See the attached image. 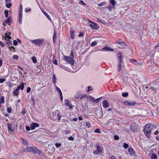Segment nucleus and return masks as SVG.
<instances>
[{
    "label": "nucleus",
    "instance_id": "f257e3e1",
    "mask_svg": "<svg viewBox=\"0 0 159 159\" xmlns=\"http://www.w3.org/2000/svg\"><path fill=\"white\" fill-rule=\"evenodd\" d=\"M151 126V125L149 123L146 124L143 128V132L147 137L148 138L150 137V134L151 132L152 128Z\"/></svg>",
    "mask_w": 159,
    "mask_h": 159
},
{
    "label": "nucleus",
    "instance_id": "f03ea898",
    "mask_svg": "<svg viewBox=\"0 0 159 159\" xmlns=\"http://www.w3.org/2000/svg\"><path fill=\"white\" fill-rule=\"evenodd\" d=\"M24 151L32 152L35 153H37L38 154H40L41 153V152L36 147L33 146L29 147L26 146V148L25 149Z\"/></svg>",
    "mask_w": 159,
    "mask_h": 159
},
{
    "label": "nucleus",
    "instance_id": "7ed1b4c3",
    "mask_svg": "<svg viewBox=\"0 0 159 159\" xmlns=\"http://www.w3.org/2000/svg\"><path fill=\"white\" fill-rule=\"evenodd\" d=\"M64 58L66 62L69 63L71 65H74V61L73 58L67 56H64Z\"/></svg>",
    "mask_w": 159,
    "mask_h": 159
},
{
    "label": "nucleus",
    "instance_id": "20e7f679",
    "mask_svg": "<svg viewBox=\"0 0 159 159\" xmlns=\"http://www.w3.org/2000/svg\"><path fill=\"white\" fill-rule=\"evenodd\" d=\"M136 102L129 100H126L124 102L125 105L126 106H132L136 104Z\"/></svg>",
    "mask_w": 159,
    "mask_h": 159
},
{
    "label": "nucleus",
    "instance_id": "39448f33",
    "mask_svg": "<svg viewBox=\"0 0 159 159\" xmlns=\"http://www.w3.org/2000/svg\"><path fill=\"white\" fill-rule=\"evenodd\" d=\"M44 40L41 39H36L35 40H32V42L37 45H39L43 42Z\"/></svg>",
    "mask_w": 159,
    "mask_h": 159
},
{
    "label": "nucleus",
    "instance_id": "423d86ee",
    "mask_svg": "<svg viewBox=\"0 0 159 159\" xmlns=\"http://www.w3.org/2000/svg\"><path fill=\"white\" fill-rule=\"evenodd\" d=\"M102 152V149L99 145H97V150L93 152V154H98Z\"/></svg>",
    "mask_w": 159,
    "mask_h": 159
},
{
    "label": "nucleus",
    "instance_id": "0eeeda50",
    "mask_svg": "<svg viewBox=\"0 0 159 159\" xmlns=\"http://www.w3.org/2000/svg\"><path fill=\"white\" fill-rule=\"evenodd\" d=\"M116 43L118 44L120 47L118 46L120 49H122L123 48L122 47L126 45L125 43L121 39H120L118 41L116 42Z\"/></svg>",
    "mask_w": 159,
    "mask_h": 159
},
{
    "label": "nucleus",
    "instance_id": "6e6552de",
    "mask_svg": "<svg viewBox=\"0 0 159 159\" xmlns=\"http://www.w3.org/2000/svg\"><path fill=\"white\" fill-rule=\"evenodd\" d=\"M87 21L91 24L89 25L90 27L92 28L93 29H97V24L96 23L91 21L89 19H88Z\"/></svg>",
    "mask_w": 159,
    "mask_h": 159
},
{
    "label": "nucleus",
    "instance_id": "1a4fd4ad",
    "mask_svg": "<svg viewBox=\"0 0 159 159\" xmlns=\"http://www.w3.org/2000/svg\"><path fill=\"white\" fill-rule=\"evenodd\" d=\"M117 56L118 57V62L122 63V61L123 62V56L122 54L120 52L118 53L117 54Z\"/></svg>",
    "mask_w": 159,
    "mask_h": 159
},
{
    "label": "nucleus",
    "instance_id": "9d476101",
    "mask_svg": "<svg viewBox=\"0 0 159 159\" xmlns=\"http://www.w3.org/2000/svg\"><path fill=\"white\" fill-rule=\"evenodd\" d=\"M130 127L131 130L133 131H137L138 129V127L135 124H131Z\"/></svg>",
    "mask_w": 159,
    "mask_h": 159
},
{
    "label": "nucleus",
    "instance_id": "9b49d317",
    "mask_svg": "<svg viewBox=\"0 0 159 159\" xmlns=\"http://www.w3.org/2000/svg\"><path fill=\"white\" fill-rule=\"evenodd\" d=\"M103 107L106 108L109 107V104L108 101L107 100H104L102 102Z\"/></svg>",
    "mask_w": 159,
    "mask_h": 159
},
{
    "label": "nucleus",
    "instance_id": "f8f14e48",
    "mask_svg": "<svg viewBox=\"0 0 159 159\" xmlns=\"http://www.w3.org/2000/svg\"><path fill=\"white\" fill-rule=\"evenodd\" d=\"M39 125L36 123H32L30 125V127L31 130H33L35 129V127L39 126Z\"/></svg>",
    "mask_w": 159,
    "mask_h": 159
},
{
    "label": "nucleus",
    "instance_id": "ddd939ff",
    "mask_svg": "<svg viewBox=\"0 0 159 159\" xmlns=\"http://www.w3.org/2000/svg\"><path fill=\"white\" fill-rule=\"evenodd\" d=\"M12 20V18L11 16H9L8 17L7 19H6L4 23H5L6 24H8L9 25H10V23L11 22Z\"/></svg>",
    "mask_w": 159,
    "mask_h": 159
},
{
    "label": "nucleus",
    "instance_id": "4468645a",
    "mask_svg": "<svg viewBox=\"0 0 159 159\" xmlns=\"http://www.w3.org/2000/svg\"><path fill=\"white\" fill-rule=\"evenodd\" d=\"M70 33L71 38L72 39H74L75 38L74 32L72 28H70Z\"/></svg>",
    "mask_w": 159,
    "mask_h": 159
},
{
    "label": "nucleus",
    "instance_id": "2eb2a0df",
    "mask_svg": "<svg viewBox=\"0 0 159 159\" xmlns=\"http://www.w3.org/2000/svg\"><path fill=\"white\" fill-rule=\"evenodd\" d=\"M128 152L131 154V155H134L135 152L134 150L131 148H129L128 149Z\"/></svg>",
    "mask_w": 159,
    "mask_h": 159
},
{
    "label": "nucleus",
    "instance_id": "dca6fc26",
    "mask_svg": "<svg viewBox=\"0 0 159 159\" xmlns=\"http://www.w3.org/2000/svg\"><path fill=\"white\" fill-rule=\"evenodd\" d=\"M122 63L118 62L117 68L118 72L120 71L122 69Z\"/></svg>",
    "mask_w": 159,
    "mask_h": 159
},
{
    "label": "nucleus",
    "instance_id": "f3484780",
    "mask_svg": "<svg viewBox=\"0 0 159 159\" xmlns=\"http://www.w3.org/2000/svg\"><path fill=\"white\" fill-rule=\"evenodd\" d=\"M57 32L55 30H54V34L53 36V41L54 43L56 42L55 39H56Z\"/></svg>",
    "mask_w": 159,
    "mask_h": 159
},
{
    "label": "nucleus",
    "instance_id": "a211bd4d",
    "mask_svg": "<svg viewBox=\"0 0 159 159\" xmlns=\"http://www.w3.org/2000/svg\"><path fill=\"white\" fill-rule=\"evenodd\" d=\"M130 61L134 64L135 65L137 66V61L135 59H129Z\"/></svg>",
    "mask_w": 159,
    "mask_h": 159
},
{
    "label": "nucleus",
    "instance_id": "6ab92c4d",
    "mask_svg": "<svg viewBox=\"0 0 159 159\" xmlns=\"http://www.w3.org/2000/svg\"><path fill=\"white\" fill-rule=\"evenodd\" d=\"M52 79L53 80V83L54 84H56V83L57 78L56 77L55 75L54 74H53V75Z\"/></svg>",
    "mask_w": 159,
    "mask_h": 159
},
{
    "label": "nucleus",
    "instance_id": "aec40b11",
    "mask_svg": "<svg viewBox=\"0 0 159 159\" xmlns=\"http://www.w3.org/2000/svg\"><path fill=\"white\" fill-rule=\"evenodd\" d=\"M42 12H43V13L48 18V19L49 20H51V18H50V17L48 15V14H47V13L46 12H45V11H44L43 10H42Z\"/></svg>",
    "mask_w": 159,
    "mask_h": 159
},
{
    "label": "nucleus",
    "instance_id": "412c9836",
    "mask_svg": "<svg viewBox=\"0 0 159 159\" xmlns=\"http://www.w3.org/2000/svg\"><path fill=\"white\" fill-rule=\"evenodd\" d=\"M18 87L21 90H23L24 89V84L23 83H21L20 84V85Z\"/></svg>",
    "mask_w": 159,
    "mask_h": 159
},
{
    "label": "nucleus",
    "instance_id": "4be33fe9",
    "mask_svg": "<svg viewBox=\"0 0 159 159\" xmlns=\"http://www.w3.org/2000/svg\"><path fill=\"white\" fill-rule=\"evenodd\" d=\"M12 124L11 123H9L8 124V130L9 131L11 130V132L12 131L11 127H12Z\"/></svg>",
    "mask_w": 159,
    "mask_h": 159
},
{
    "label": "nucleus",
    "instance_id": "5701e85b",
    "mask_svg": "<svg viewBox=\"0 0 159 159\" xmlns=\"http://www.w3.org/2000/svg\"><path fill=\"white\" fill-rule=\"evenodd\" d=\"M151 158L152 159H157V156L155 153H153L151 156Z\"/></svg>",
    "mask_w": 159,
    "mask_h": 159
},
{
    "label": "nucleus",
    "instance_id": "b1692460",
    "mask_svg": "<svg viewBox=\"0 0 159 159\" xmlns=\"http://www.w3.org/2000/svg\"><path fill=\"white\" fill-rule=\"evenodd\" d=\"M9 39L7 38H5V40H6V42L7 44L9 45L11 44V41L9 40Z\"/></svg>",
    "mask_w": 159,
    "mask_h": 159
},
{
    "label": "nucleus",
    "instance_id": "393cba45",
    "mask_svg": "<svg viewBox=\"0 0 159 159\" xmlns=\"http://www.w3.org/2000/svg\"><path fill=\"white\" fill-rule=\"evenodd\" d=\"M110 48L108 47L105 46L102 49V51H109Z\"/></svg>",
    "mask_w": 159,
    "mask_h": 159
},
{
    "label": "nucleus",
    "instance_id": "a878e982",
    "mask_svg": "<svg viewBox=\"0 0 159 159\" xmlns=\"http://www.w3.org/2000/svg\"><path fill=\"white\" fill-rule=\"evenodd\" d=\"M0 102L2 103H4V97L2 96L0 98Z\"/></svg>",
    "mask_w": 159,
    "mask_h": 159
},
{
    "label": "nucleus",
    "instance_id": "bb28decb",
    "mask_svg": "<svg viewBox=\"0 0 159 159\" xmlns=\"http://www.w3.org/2000/svg\"><path fill=\"white\" fill-rule=\"evenodd\" d=\"M104 5H107V3L106 2H103L98 4L99 6H102Z\"/></svg>",
    "mask_w": 159,
    "mask_h": 159
},
{
    "label": "nucleus",
    "instance_id": "cd10ccee",
    "mask_svg": "<svg viewBox=\"0 0 159 159\" xmlns=\"http://www.w3.org/2000/svg\"><path fill=\"white\" fill-rule=\"evenodd\" d=\"M6 6L7 8H10L11 6V3L7 2L5 3Z\"/></svg>",
    "mask_w": 159,
    "mask_h": 159
},
{
    "label": "nucleus",
    "instance_id": "c85d7f7f",
    "mask_svg": "<svg viewBox=\"0 0 159 159\" xmlns=\"http://www.w3.org/2000/svg\"><path fill=\"white\" fill-rule=\"evenodd\" d=\"M11 34V33L9 32H7L5 34L6 37V38H7L8 39H11V37L9 36V35Z\"/></svg>",
    "mask_w": 159,
    "mask_h": 159
},
{
    "label": "nucleus",
    "instance_id": "c756f323",
    "mask_svg": "<svg viewBox=\"0 0 159 159\" xmlns=\"http://www.w3.org/2000/svg\"><path fill=\"white\" fill-rule=\"evenodd\" d=\"M110 2L113 6H115L116 4V2L115 0H110Z\"/></svg>",
    "mask_w": 159,
    "mask_h": 159
},
{
    "label": "nucleus",
    "instance_id": "7c9ffc66",
    "mask_svg": "<svg viewBox=\"0 0 159 159\" xmlns=\"http://www.w3.org/2000/svg\"><path fill=\"white\" fill-rule=\"evenodd\" d=\"M80 95V93H77L76 94V95L75 96V98L76 99H78L79 98Z\"/></svg>",
    "mask_w": 159,
    "mask_h": 159
},
{
    "label": "nucleus",
    "instance_id": "2f4dec72",
    "mask_svg": "<svg viewBox=\"0 0 159 159\" xmlns=\"http://www.w3.org/2000/svg\"><path fill=\"white\" fill-rule=\"evenodd\" d=\"M56 89L57 90L59 93L60 95L62 94V93L61 92V90L58 87L56 86Z\"/></svg>",
    "mask_w": 159,
    "mask_h": 159
},
{
    "label": "nucleus",
    "instance_id": "473e14b6",
    "mask_svg": "<svg viewBox=\"0 0 159 159\" xmlns=\"http://www.w3.org/2000/svg\"><path fill=\"white\" fill-rule=\"evenodd\" d=\"M65 103L66 106H69V102L68 100L66 99L65 100Z\"/></svg>",
    "mask_w": 159,
    "mask_h": 159
},
{
    "label": "nucleus",
    "instance_id": "72a5a7b5",
    "mask_svg": "<svg viewBox=\"0 0 159 159\" xmlns=\"http://www.w3.org/2000/svg\"><path fill=\"white\" fill-rule=\"evenodd\" d=\"M32 60L34 63H36L37 59L35 57H33L32 58Z\"/></svg>",
    "mask_w": 159,
    "mask_h": 159
},
{
    "label": "nucleus",
    "instance_id": "f704fd0d",
    "mask_svg": "<svg viewBox=\"0 0 159 159\" xmlns=\"http://www.w3.org/2000/svg\"><path fill=\"white\" fill-rule=\"evenodd\" d=\"M122 96L123 97H127L128 96V93L127 92L123 93L122 94Z\"/></svg>",
    "mask_w": 159,
    "mask_h": 159
},
{
    "label": "nucleus",
    "instance_id": "c9c22d12",
    "mask_svg": "<svg viewBox=\"0 0 159 159\" xmlns=\"http://www.w3.org/2000/svg\"><path fill=\"white\" fill-rule=\"evenodd\" d=\"M22 140L23 143L24 144L27 145L28 144V142L26 140L23 139H22Z\"/></svg>",
    "mask_w": 159,
    "mask_h": 159
},
{
    "label": "nucleus",
    "instance_id": "e433bc0d",
    "mask_svg": "<svg viewBox=\"0 0 159 159\" xmlns=\"http://www.w3.org/2000/svg\"><path fill=\"white\" fill-rule=\"evenodd\" d=\"M7 112L9 113H10L11 112L12 109H11V108L10 107H8L7 108Z\"/></svg>",
    "mask_w": 159,
    "mask_h": 159
},
{
    "label": "nucleus",
    "instance_id": "4c0bfd02",
    "mask_svg": "<svg viewBox=\"0 0 159 159\" xmlns=\"http://www.w3.org/2000/svg\"><path fill=\"white\" fill-rule=\"evenodd\" d=\"M4 13L5 14V16L6 17H8V12L7 10H6L5 11Z\"/></svg>",
    "mask_w": 159,
    "mask_h": 159
},
{
    "label": "nucleus",
    "instance_id": "58836bf2",
    "mask_svg": "<svg viewBox=\"0 0 159 159\" xmlns=\"http://www.w3.org/2000/svg\"><path fill=\"white\" fill-rule=\"evenodd\" d=\"M102 97H100L98 98H97L96 99H95L94 102H95L96 103H98L99 100Z\"/></svg>",
    "mask_w": 159,
    "mask_h": 159
},
{
    "label": "nucleus",
    "instance_id": "ea45409f",
    "mask_svg": "<svg viewBox=\"0 0 159 159\" xmlns=\"http://www.w3.org/2000/svg\"><path fill=\"white\" fill-rule=\"evenodd\" d=\"M97 44V43L96 42H95V41L91 43V46L92 47H93V46H95Z\"/></svg>",
    "mask_w": 159,
    "mask_h": 159
},
{
    "label": "nucleus",
    "instance_id": "a19ab883",
    "mask_svg": "<svg viewBox=\"0 0 159 159\" xmlns=\"http://www.w3.org/2000/svg\"><path fill=\"white\" fill-rule=\"evenodd\" d=\"M55 145L56 147L57 148H58L61 146V143H56L55 144Z\"/></svg>",
    "mask_w": 159,
    "mask_h": 159
},
{
    "label": "nucleus",
    "instance_id": "79ce46f5",
    "mask_svg": "<svg viewBox=\"0 0 159 159\" xmlns=\"http://www.w3.org/2000/svg\"><path fill=\"white\" fill-rule=\"evenodd\" d=\"M94 132L96 133H100V131L99 129H97L94 130Z\"/></svg>",
    "mask_w": 159,
    "mask_h": 159
},
{
    "label": "nucleus",
    "instance_id": "37998d69",
    "mask_svg": "<svg viewBox=\"0 0 159 159\" xmlns=\"http://www.w3.org/2000/svg\"><path fill=\"white\" fill-rule=\"evenodd\" d=\"M128 144L126 143H124V147L125 149L127 148H128Z\"/></svg>",
    "mask_w": 159,
    "mask_h": 159
},
{
    "label": "nucleus",
    "instance_id": "c03bdc74",
    "mask_svg": "<svg viewBox=\"0 0 159 159\" xmlns=\"http://www.w3.org/2000/svg\"><path fill=\"white\" fill-rule=\"evenodd\" d=\"M19 92H17V91L15 90L13 92V94L16 95H17L18 94Z\"/></svg>",
    "mask_w": 159,
    "mask_h": 159
},
{
    "label": "nucleus",
    "instance_id": "a18cd8bd",
    "mask_svg": "<svg viewBox=\"0 0 159 159\" xmlns=\"http://www.w3.org/2000/svg\"><path fill=\"white\" fill-rule=\"evenodd\" d=\"M152 116L156 118L158 116V114L156 113H154H154H152Z\"/></svg>",
    "mask_w": 159,
    "mask_h": 159
},
{
    "label": "nucleus",
    "instance_id": "49530a36",
    "mask_svg": "<svg viewBox=\"0 0 159 159\" xmlns=\"http://www.w3.org/2000/svg\"><path fill=\"white\" fill-rule=\"evenodd\" d=\"M22 17V12L19 11V18H21Z\"/></svg>",
    "mask_w": 159,
    "mask_h": 159
},
{
    "label": "nucleus",
    "instance_id": "de8ad7c7",
    "mask_svg": "<svg viewBox=\"0 0 159 159\" xmlns=\"http://www.w3.org/2000/svg\"><path fill=\"white\" fill-rule=\"evenodd\" d=\"M119 137L117 135H115L114 136V139L116 140H118L119 139Z\"/></svg>",
    "mask_w": 159,
    "mask_h": 159
},
{
    "label": "nucleus",
    "instance_id": "09e8293b",
    "mask_svg": "<svg viewBox=\"0 0 159 159\" xmlns=\"http://www.w3.org/2000/svg\"><path fill=\"white\" fill-rule=\"evenodd\" d=\"M89 98L90 100L92 101L93 102L94 101L95 99L94 98H93L92 96H90L89 97Z\"/></svg>",
    "mask_w": 159,
    "mask_h": 159
},
{
    "label": "nucleus",
    "instance_id": "8fccbe9b",
    "mask_svg": "<svg viewBox=\"0 0 159 159\" xmlns=\"http://www.w3.org/2000/svg\"><path fill=\"white\" fill-rule=\"evenodd\" d=\"M25 129H26V130L28 131H29L30 129V127L29 126H26Z\"/></svg>",
    "mask_w": 159,
    "mask_h": 159
},
{
    "label": "nucleus",
    "instance_id": "3c124183",
    "mask_svg": "<svg viewBox=\"0 0 159 159\" xmlns=\"http://www.w3.org/2000/svg\"><path fill=\"white\" fill-rule=\"evenodd\" d=\"M13 45L14 46H16L17 44V42L16 40H14L13 41Z\"/></svg>",
    "mask_w": 159,
    "mask_h": 159
},
{
    "label": "nucleus",
    "instance_id": "603ef678",
    "mask_svg": "<svg viewBox=\"0 0 159 159\" xmlns=\"http://www.w3.org/2000/svg\"><path fill=\"white\" fill-rule=\"evenodd\" d=\"M22 10H23V7H22V6L21 4L20 5V9H19V11H21V12H22Z\"/></svg>",
    "mask_w": 159,
    "mask_h": 159
},
{
    "label": "nucleus",
    "instance_id": "864d4df0",
    "mask_svg": "<svg viewBox=\"0 0 159 159\" xmlns=\"http://www.w3.org/2000/svg\"><path fill=\"white\" fill-rule=\"evenodd\" d=\"M9 48L11 50H14V51H13L14 52H15V51L14 50H15V48H14V47H13V46L10 47H9Z\"/></svg>",
    "mask_w": 159,
    "mask_h": 159
},
{
    "label": "nucleus",
    "instance_id": "5fc2aeb1",
    "mask_svg": "<svg viewBox=\"0 0 159 159\" xmlns=\"http://www.w3.org/2000/svg\"><path fill=\"white\" fill-rule=\"evenodd\" d=\"M80 4H81L85 6L86 5V4L85 3H84L83 1L82 0H81L80 1Z\"/></svg>",
    "mask_w": 159,
    "mask_h": 159
},
{
    "label": "nucleus",
    "instance_id": "6e6d98bb",
    "mask_svg": "<svg viewBox=\"0 0 159 159\" xmlns=\"http://www.w3.org/2000/svg\"><path fill=\"white\" fill-rule=\"evenodd\" d=\"M22 18H19L18 21L20 24H22Z\"/></svg>",
    "mask_w": 159,
    "mask_h": 159
},
{
    "label": "nucleus",
    "instance_id": "4d7b16f0",
    "mask_svg": "<svg viewBox=\"0 0 159 159\" xmlns=\"http://www.w3.org/2000/svg\"><path fill=\"white\" fill-rule=\"evenodd\" d=\"M5 80V79L0 78V83H2Z\"/></svg>",
    "mask_w": 159,
    "mask_h": 159
},
{
    "label": "nucleus",
    "instance_id": "13d9d810",
    "mask_svg": "<svg viewBox=\"0 0 159 159\" xmlns=\"http://www.w3.org/2000/svg\"><path fill=\"white\" fill-rule=\"evenodd\" d=\"M30 90H31L30 88L29 87L27 88L26 91L28 93H29L30 92Z\"/></svg>",
    "mask_w": 159,
    "mask_h": 159
},
{
    "label": "nucleus",
    "instance_id": "bf43d9fd",
    "mask_svg": "<svg viewBox=\"0 0 159 159\" xmlns=\"http://www.w3.org/2000/svg\"><path fill=\"white\" fill-rule=\"evenodd\" d=\"M86 126L88 128H89L90 127V124L89 122H86Z\"/></svg>",
    "mask_w": 159,
    "mask_h": 159
},
{
    "label": "nucleus",
    "instance_id": "052dcab7",
    "mask_svg": "<svg viewBox=\"0 0 159 159\" xmlns=\"http://www.w3.org/2000/svg\"><path fill=\"white\" fill-rule=\"evenodd\" d=\"M68 139L69 140H73L74 138L70 136V137H68Z\"/></svg>",
    "mask_w": 159,
    "mask_h": 159
},
{
    "label": "nucleus",
    "instance_id": "680f3d73",
    "mask_svg": "<svg viewBox=\"0 0 159 159\" xmlns=\"http://www.w3.org/2000/svg\"><path fill=\"white\" fill-rule=\"evenodd\" d=\"M0 44L2 47H3L5 45L4 43L1 41H0Z\"/></svg>",
    "mask_w": 159,
    "mask_h": 159
},
{
    "label": "nucleus",
    "instance_id": "e2e57ef3",
    "mask_svg": "<svg viewBox=\"0 0 159 159\" xmlns=\"http://www.w3.org/2000/svg\"><path fill=\"white\" fill-rule=\"evenodd\" d=\"M84 34L82 33H81V32H80V34H79V35H78V36L79 37H82V36H84Z\"/></svg>",
    "mask_w": 159,
    "mask_h": 159
},
{
    "label": "nucleus",
    "instance_id": "0e129e2a",
    "mask_svg": "<svg viewBox=\"0 0 159 159\" xmlns=\"http://www.w3.org/2000/svg\"><path fill=\"white\" fill-rule=\"evenodd\" d=\"M31 99L32 101L33 102V103L34 104L35 103V102H34V97L33 96H31Z\"/></svg>",
    "mask_w": 159,
    "mask_h": 159
},
{
    "label": "nucleus",
    "instance_id": "69168bd1",
    "mask_svg": "<svg viewBox=\"0 0 159 159\" xmlns=\"http://www.w3.org/2000/svg\"><path fill=\"white\" fill-rule=\"evenodd\" d=\"M57 116L58 117V120H60L61 118V116H59L58 114H57Z\"/></svg>",
    "mask_w": 159,
    "mask_h": 159
},
{
    "label": "nucleus",
    "instance_id": "338daca9",
    "mask_svg": "<svg viewBox=\"0 0 159 159\" xmlns=\"http://www.w3.org/2000/svg\"><path fill=\"white\" fill-rule=\"evenodd\" d=\"M13 58L17 60L18 58V57L17 56L15 55L14 56Z\"/></svg>",
    "mask_w": 159,
    "mask_h": 159
},
{
    "label": "nucleus",
    "instance_id": "774afa93",
    "mask_svg": "<svg viewBox=\"0 0 159 159\" xmlns=\"http://www.w3.org/2000/svg\"><path fill=\"white\" fill-rule=\"evenodd\" d=\"M25 109H22V113L23 114H25Z\"/></svg>",
    "mask_w": 159,
    "mask_h": 159
}]
</instances>
